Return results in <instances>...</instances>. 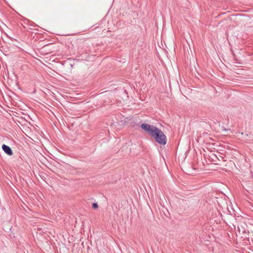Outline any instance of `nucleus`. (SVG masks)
<instances>
[{"instance_id": "obj_1", "label": "nucleus", "mask_w": 253, "mask_h": 253, "mask_svg": "<svg viewBox=\"0 0 253 253\" xmlns=\"http://www.w3.org/2000/svg\"><path fill=\"white\" fill-rule=\"evenodd\" d=\"M141 127L147 132L155 141L162 145H165L167 143V137L164 132L156 126L147 124H142Z\"/></svg>"}, {"instance_id": "obj_2", "label": "nucleus", "mask_w": 253, "mask_h": 253, "mask_svg": "<svg viewBox=\"0 0 253 253\" xmlns=\"http://www.w3.org/2000/svg\"><path fill=\"white\" fill-rule=\"evenodd\" d=\"M2 149L4 153L8 156H12L13 155V151L9 146L5 144H3L2 145Z\"/></svg>"}, {"instance_id": "obj_3", "label": "nucleus", "mask_w": 253, "mask_h": 253, "mask_svg": "<svg viewBox=\"0 0 253 253\" xmlns=\"http://www.w3.org/2000/svg\"><path fill=\"white\" fill-rule=\"evenodd\" d=\"M92 208L94 209H97L98 208L97 203H93Z\"/></svg>"}]
</instances>
